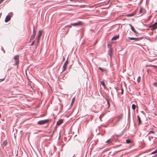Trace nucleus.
Returning a JSON list of instances; mask_svg holds the SVG:
<instances>
[{
	"mask_svg": "<svg viewBox=\"0 0 157 157\" xmlns=\"http://www.w3.org/2000/svg\"><path fill=\"white\" fill-rule=\"evenodd\" d=\"M107 103L108 105V107H109L110 106V103H109V101L108 99H107Z\"/></svg>",
	"mask_w": 157,
	"mask_h": 157,
	"instance_id": "b1692460",
	"label": "nucleus"
},
{
	"mask_svg": "<svg viewBox=\"0 0 157 157\" xmlns=\"http://www.w3.org/2000/svg\"><path fill=\"white\" fill-rule=\"evenodd\" d=\"M71 25H67V26H66L65 27H70V28H71Z\"/></svg>",
	"mask_w": 157,
	"mask_h": 157,
	"instance_id": "c756f323",
	"label": "nucleus"
},
{
	"mask_svg": "<svg viewBox=\"0 0 157 157\" xmlns=\"http://www.w3.org/2000/svg\"><path fill=\"white\" fill-rule=\"evenodd\" d=\"M42 35V31H39L38 33V37L40 38Z\"/></svg>",
	"mask_w": 157,
	"mask_h": 157,
	"instance_id": "9b49d317",
	"label": "nucleus"
},
{
	"mask_svg": "<svg viewBox=\"0 0 157 157\" xmlns=\"http://www.w3.org/2000/svg\"><path fill=\"white\" fill-rule=\"evenodd\" d=\"M153 131H150V132H149V134L151 133H153Z\"/></svg>",
	"mask_w": 157,
	"mask_h": 157,
	"instance_id": "473e14b6",
	"label": "nucleus"
},
{
	"mask_svg": "<svg viewBox=\"0 0 157 157\" xmlns=\"http://www.w3.org/2000/svg\"><path fill=\"white\" fill-rule=\"evenodd\" d=\"M140 79H141V77L140 76H139L138 77L137 79V81L138 82V83H139L140 82Z\"/></svg>",
	"mask_w": 157,
	"mask_h": 157,
	"instance_id": "aec40b11",
	"label": "nucleus"
},
{
	"mask_svg": "<svg viewBox=\"0 0 157 157\" xmlns=\"http://www.w3.org/2000/svg\"><path fill=\"white\" fill-rule=\"evenodd\" d=\"M131 141L129 139H127L126 140V143L127 144H129L131 142Z\"/></svg>",
	"mask_w": 157,
	"mask_h": 157,
	"instance_id": "412c9836",
	"label": "nucleus"
},
{
	"mask_svg": "<svg viewBox=\"0 0 157 157\" xmlns=\"http://www.w3.org/2000/svg\"><path fill=\"white\" fill-rule=\"evenodd\" d=\"M36 28H35L34 26H33V32L32 35L31 36L30 40L29 41V42H30L31 40H33L34 39L35 37V36L36 34Z\"/></svg>",
	"mask_w": 157,
	"mask_h": 157,
	"instance_id": "f257e3e1",
	"label": "nucleus"
},
{
	"mask_svg": "<svg viewBox=\"0 0 157 157\" xmlns=\"http://www.w3.org/2000/svg\"><path fill=\"white\" fill-rule=\"evenodd\" d=\"M11 19V16L10 15H8L6 17L5 21L6 22H7L9 21Z\"/></svg>",
	"mask_w": 157,
	"mask_h": 157,
	"instance_id": "0eeeda50",
	"label": "nucleus"
},
{
	"mask_svg": "<svg viewBox=\"0 0 157 157\" xmlns=\"http://www.w3.org/2000/svg\"><path fill=\"white\" fill-rule=\"evenodd\" d=\"M136 105L135 104H132V108L133 110H135L136 109Z\"/></svg>",
	"mask_w": 157,
	"mask_h": 157,
	"instance_id": "a211bd4d",
	"label": "nucleus"
},
{
	"mask_svg": "<svg viewBox=\"0 0 157 157\" xmlns=\"http://www.w3.org/2000/svg\"><path fill=\"white\" fill-rule=\"evenodd\" d=\"M19 56L18 55H16L14 57V59L15 61V64L17 65L19 63Z\"/></svg>",
	"mask_w": 157,
	"mask_h": 157,
	"instance_id": "39448f33",
	"label": "nucleus"
},
{
	"mask_svg": "<svg viewBox=\"0 0 157 157\" xmlns=\"http://www.w3.org/2000/svg\"><path fill=\"white\" fill-rule=\"evenodd\" d=\"M40 38H39V37H38L37 38V44H38L39 42V40H40Z\"/></svg>",
	"mask_w": 157,
	"mask_h": 157,
	"instance_id": "c85d7f7f",
	"label": "nucleus"
},
{
	"mask_svg": "<svg viewBox=\"0 0 157 157\" xmlns=\"http://www.w3.org/2000/svg\"><path fill=\"white\" fill-rule=\"evenodd\" d=\"M111 53H112V52H109V55L110 56H111Z\"/></svg>",
	"mask_w": 157,
	"mask_h": 157,
	"instance_id": "c9c22d12",
	"label": "nucleus"
},
{
	"mask_svg": "<svg viewBox=\"0 0 157 157\" xmlns=\"http://www.w3.org/2000/svg\"><path fill=\"white\" fill-rule=\"evenodd\" d=\"M5 79V78H2V79H0V82L3 81Z\"/></svg>",
	"mask_w": 157,
	"mask_h": 157,
	"instance_id": "bb28decb",
	"label": "nucleus"
},
{
	"mask_svg": "<svg viewBox=\"0 0 157 157\" xmlns=\"http://www.w3.org/2000/svg\"><path fill=\"white\" fill-rule=\"evenodd\" d=\"M143 8L142 7H141L140 9V10L139 12L140 13H143Z\"/></svg>",
	"mask_w": 157,
	"mask_h": 157,
	"instance_id": "6ab92c4d",
	"label": "nucleus"
},
{
	"mask_svg": "<svg viewBox=\"0 0 157 157\" xmlns=\"http://www.w3.org/2000/svg\"><path fill=\"white\" fill-rule=\"evenodd\" d=\"M155 151V152L157 153V148L156 149V150Z\"/></svg>",
	"mask_w": 157,
	"mask_h": 157,
	"instance_id": "e433bc0d",
	"label": "nucleus"
},
{
	"mask_svg": "<svg viewBox=\"0 0 157 157\" xmlns=\"http://www.w3.org/2000/svg\"><path fill=\"white\" fill-rule=\"evenodd\" d=\"M157 157V154L155 155V156L152 157Z\"/></svg>",
	"mask_w": 157,
	"mask_h": 157,
	"instance_id": "f704fd0d",
	"label": "nucleus"
},
{
	"mask_svg": "<svg viewBox=\"0 0 157 157\" xmlns=\"http://www.w3.org/2000/svg\"><path fill=\"white\" fill-rule=\"evenodd\" d=\"M35 42V41L34 40L32 42V43L30 45L31 46H33Z\"/></svg>",
	"mask_w": 157,
	"mask_h": 157,
	"instance_id": "393cba45",
	"label": "nucleus"
},
{
	"mask_svg": "<svg viewBox=\"0 0 157 157\" xmlns=\"http://www.w3.org/2000/svg\"><path fill=\"white\" fill-rule=\"evenodd\" d=\"M153 85L155 86H157V83H153Z\"/></svg>",
	"mask_w": 157,
	"mask_h": 157,
	"instance_id": "cd10ccee",
	"label": "nucleus"
},
{
	"mask_svg": "<svg viewBox=\"0 0 157 157\" xmlns=\"http://www.w3.org/2000/svg\"><path fill=\"white\" fill-rule=\"evenodd\" d=\"M157 24V22H155L153 24L149 26V28H151V30H153L157 28V26H156Z\"/></svg>",
	"mask_w": 157,
	"mask_h": 157,
	"instance_id": "20e7f679",
	"label": "nucleus"
},
{
	"mask_svg": "<svg viewBox=\"0 0 157 157\" xmlns=\"http://www.w3.org/2000/svg\"><path fill=\"white\" fill-rule=\"evenodd\" d=\"M130 25L131 29L132 30V31H133L135 33H137L136 32V30L135 29H134V27H133L131 25Z\"/></svg>",
	"mask_w": 157,
	"mask_h": 157,
	"instance_id": "9d476101",
	"label": "nucleus"
},
{
	"mask_svg": "<svg viewBox=\"0 0 157 157\" xmlns=\"http://www.w3.org/2000/svg\"><path fill=\"white\" fill-rule=\"evenodd\" d=\"M137 117H138V120L139 121V124H140L141 122V120L140 119V117L139 116H137Z\"/></svg>",
	"mask_w": 157,
	"mask_h": 157,
	"instance_id": "f3484780",
	"label": "nucleus"
},
{
	"mask_svg": "<svg viewBox=\"0 0 157 157\" xmlns=\"http://www.w3.org/2000/svg\"><path fill=\"white\" fill-rule=\"evenodd\" d=\"M98 68L101 71H104V69L101 68L100 67H98Z\"/></svg>",
	"mask_w": 157,
	"mask_h": 157,
	"instance_id": "a878e982",
	"label": "nucleus"
},
{
	"mask_svg": "<svg viewBox=\"0 0 157 157\" xmlns=\"http://www.w3.org/2000/svg\"><path fill=\"white\" fill-rule=\"evenodd\" d=\"M49 121L48 119H46L43 120H41L37 122V124L39 125L43 124L48 123Z\"/></svg>",
	"mask_w": 157,
	"mask_h": 157,
	"instance_id": "7ed1b4c3",
	"label": "nucleus"
},
{
	"mask_svg": "<svg viewBox=\"0 0 157 157\" xmlns=\"http://www.w3.org/2000/svg\"><path fill=\"white\" fill-rule=\"evenodd\" d=\"M84 24V23L82 21H80L71 24V25L73 26H80Z\"/></svg>",
	"mask_w": 157,
	"mask_h": 157,
	"instance_id": "f03ea898",
	"label": "nucleus"
},
{
	"mask_svg": "<svg viewBox=\"0 0 157 157\" xmlns=\"http://www.w3.org/2000/svg\"><path fill=\"white\" fill-rule=\"evenodd\" d=\"M130 16H132V15H130Z\"/></svg>",
	"mask_w": 157,
	"mask_h": 157,
	"instance_id": "4c0bfd02",
	"label": "nucleus"
},
{
	"mask_svg": "<svg viewBox=\"0 0 157 157\" xmlns=\"http://www.w3.org/2000/svg\"><path fill=\"white\" fill-rule=\"evenodd\" d=\"M147 67H153L154 68H157V66H154L153 65L151 64L147 65Z\"/></svg>",
	"mask_w": 157,
	"mask_h": 157,
	"instance_id": "ddd939ff",
	"label": "nucleus"
},
{
	"mask_svg": "<svg viewBox=\"0 0 157 157\" xmlns=\"http://www.w3.org/2000/svg\"><path fill=\"white\" fill-rule=\"evenodd\" d=\"M156 153V152H155V151H154L153 152H152L151 154H155Z\"/></svg>",
	"mask_w": 157,
	"mask_h": 157,
	"instance_id": "7c9ffc66",
	"label": "nucleus"
},
{
	"mask_svg": "<svg viewBox=\"0 0 157 157\" xmlns=\"http://www.w3.org/2000/svg\"><path fill=\"white\" fill-rule=\"evenodd\" d=\"M123 90L122 89V91H121V94H123Z\"/></svg>",
	"mask_w": 157,
	"mask_h": 157,
	"instance_id": "2f4dec72",
	"label": "nucleus"
},
{
	"mask_svg": "<svg viewBox=\"0 0 157 157\" xmlns=\"http://www.w3.org/2000/svg\"><path fill=\"white\" fill-rule=\"evenodd\" d=\"M7 142L6 141H4L2 144V145L3 147H5L7 144Z\"/></svg>",
	"mask_w": 157,
	"mask_h": 157,
	"instance_id": "f8f14e48",
	"label": "nucleus"
},
{
	"mask_svg": "<svg viewBox=\"0 0 157 157\" xmlns=\"http://www.w3.org/2000/svg\"><path fill=\"white\" fill-rule=\"evenodd\" d=\"M75 98L74 97V98H73L72 100V102H71V106H72V105H73L74 103L75 102Z\"/></svg>",
	"mask_w": 157,
	"mask_h": 157,
	"instance_id": "dca6fc26",
	"label": "nucleus"
},
{
	"mask_svg": "<svg viewBox=\"0 0 157 157\" xmlns=\"http://www.w3.org/2000/svg\"><path fill=\"white\" fill-rule=\"evenodd\" d=\"M111 140L110 139H109L108 140H107V141H106V142L108 143H110L111 142Z\"/></svg>",
	"mask_w": 157,
	"mask_h": 157,
	"instance_id": "4be33fe9",
	"label": "nucleus"
},
{
	"mask_svg": "<svg viewBox=\"0 0 157 157\" xmlns=\"http://www.w3.org/2000/svg\"><path fill=\"white\" fill-rule=\"evenodd\" d=\"M122 117V115H120L118 117V118L119 120H120L121 119V118Z\"/></svg>",
	"mask_w": 157,
	"mask_h": 157,
	"instance_id": "5701e85b",
	"label": "nucleus"
},
{
	"mask_svg": "<svg viewBox=\"0 0 157 157\" xmlns=\"http://www.w3.org/2000/svg\"><path fill=\"white\" fill-rule=\"evenodd\" d=\"M118 38H119V37L118 36H114L112 38V40H117Z\"/></svg>",
	"mask_w": 157,
	"mask_h": 157,
	"instance_id": "4468645a",
	"label": "nucleus"
},
{
	"mask_svg": "<svg viewBox=\"0 0 157 157\" xmlns=\"http://www.w3.org/2000/svg\"><path fill=\"white\" fill-rule=\"evenodd\" d=\"M4 0H0V3H1L2 2H3Z\"/></svg>",
	"mask_w": 157,
	"mask_h": 157,
	"instance_id": "72a5a7b5",
	"label": "nucleus"
},
{
	"mask_svg": "<svg viewBox=\"0 0 157 157\" xmlns=\"http://www.w3.org/2000/svg\"><path fill=\"white\" fill-rule=\"evenodd\" d=\"M63 120L62 119H60L59 120V121H57V124L58 125H59L61 124H62L63 123Z\"/></svg>",
	"mask_w": 157,
	"mask_h": 157,
	"instance_id": "1a4fd4ad",
	"label": "nucleus"
},
{
	"mask_svg": "<svg viewBox=\"0 0 157 157\" xmlns=\"http://www.w3.org/2000/svg\"><path fill=\"white\" fill-rule=\"evenodd\" d=\"M129 39L130 40H140L141 39V38H140L129 37Z\"/></svg>",
	"mask_w": 157,
	"mask_h": 157,
	"instance_id": "6e6552de",
	"label": "nucleus"
},
{
	"mask_svg": "<svg viewBox=\"0 0 157 157\" xmlns=\"http://www.w3.org/2000/svg\"><path fill=\"white\" fill-rule=\"evenodd\" d=\"M68 64V63L67 60L66 61V62L64 63V64L63 66V71H64L66 70L67 65Z\"/></svg>",
	"mask_w": 157,
	"mask_h": 157,
	"instance_id": "423d86ee",
	"label": "nucleus"
},
{
	"mask_svg": "<svg viewBox=\"0 0 157 157\" xmlns=\"http://www.w3.org/2000/svg\"><path fill=\"white\" fill-rule=\"evenodd\" d=\"M100 83L104 87H105V84L104 82L103 81H101L100 82Z\"/></svg>",
	"mask_w": 157,
	"mask_h": 157,
	"instance_id": "2eb2a0df",
	"label": "nucleus"
}]
</instances>
